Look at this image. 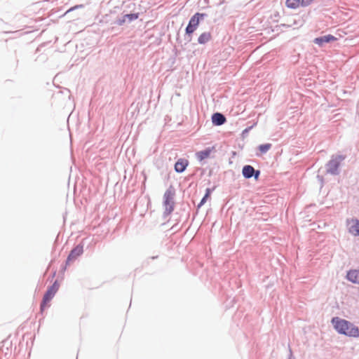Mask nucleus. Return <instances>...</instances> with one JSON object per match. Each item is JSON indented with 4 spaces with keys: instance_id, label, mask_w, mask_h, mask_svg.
Listing matches in <instances>:
<instances>
[{
    "instance_id": "obj_1",
    "label": "nucleus",
    "mask_w": 359,
    "mask_h": 359,
    "mask_svg": "<svg viewBox=\"0 0 359 359\" xmlns=\"http://www.w3.org/2000/svg\"><path fill=\"white\" fill-rule=\"evenodd\" d=\"M331 323L339 334L349 337H359V328L351 322L339 317H334L332 318Z\"/></svg>"
},
{
    "instance_id": "obj_2",
    "label": "nucleus",
    "mask_w": 359,
    "mask_h": 359,
    "mask_svg": "<svg viewBox=\"0 0 359 359\" xmlns=\"http://www.w3.org/2000/svg\"><path fill=\"white\" fill-rule=\"evenodd\" d=\"M345 159V156L337 155L332 156L331 160L327 164V170L328 172L336 175L338 173L339 167L341 163Z\"/></svg>"
},
{
    "instance_id": "obj_3",
    "label": "nucleus",
    "mask_w": 359,
    "mask_h": 359,
    "mask_svg": "<svg viewBox=\"0 0 359 359\" xmlns=\"http://www.w3.org/2000/svg\"><path fill=\"white\" fill-rule=\"evenodd\" d=\"M175 194V189L172 187H170L164 194V205L168 213L173 210Z\"/></svg>"
},
{
    "instance_id": "obj_4",
    "label": "nucleus",
    "mask_w": 359,
    "mask_h": 359,
    "mask_svg": "<svg viewBox=\"0 0 359 359\" xmlns=\"http://www.w3.org/2000/svg\"><path fill=\"white\" fill-rule=\"evenodd\" d=\"M58 287L59 285L56 283H55L50 287L48 288V290L43 296V301L41 304V311H43L46 308L47 304L53 299V297L57 292Z\"/></svg>"
},
{
    "instance_id": "obj_5",
    "label": "nucleus",
    "mask_w": 359,
    "mask_h": 359,
    "mask_svg": "<svg viewBox=\"0 0 359 359\" xmlns=\"http://www.w3.org/2000/svg\"><path fill=\"white\" fill-rule=\"evenodd\" d=\"M348 231L353 236H359V220L351 219L347 221Z\"/></svg>"
},
{
    "instance_id": "obj_6",
    "label": "nucleus",
    "mask_w": 359,
    "mask_h": 359,
    "mask_svg": "<svg viewBox=\"0 0 359 359\" xmlns=\"http://www.w3.org/2000/svg\"><path fill=\"white\" fill-rule=\"evenodd\" d=\"M199 13H196L191 18L189 23L186 29L187 33L191 34L196 29L199 24Z\"/></svg>"
},
{
    "instance_id": "obj_7",
    "label": "nucleus",
    "mask_w": 359,
    "mask_h": 359,
    "mask_svg": "<svg viewBox=\"0 0 359 359\" xmlns=\"http://www.w3.org/2000/svg\"><path fill=\"white\" fill-rule=\"evenodd\" d=\"M83 252V246L82 245H76L74 249L72 250L70 252L67 259V263H69L74 259H76L78 257H79L81 255H82Z\"/></svg>"
},
{
    "instance_id": "obj_8",
    "label": "nucleus",
    "mask_w": 359,
    "mask_h": 359,
    "mask_svg": "<svg viewBox=\"0 0 359 359\" xmlns=\"http://www.w3.org/2000/svg\"><path fill=\"white\" fill-rule=\"evenodd\" d=\"M346 278L353 283L359 285V270L353 269L348 271Z\"/></svg>"
},
{
    "instance_id": "obj_9",
    "label": "nucleus",
    "mask_w": 359,
    "mask_h": 359,
    "mask_svg": "<svg viewBox=\"0 0 359 359\" xmlns=\"http://www.w3.org/2000/svg\"><path fill=\"white\" fill-rule=\"evenodd\" d=\"M337 40V38L331 34H328L326 36H323L319 38H316L314 40V42L319 46H322L325 43H329L331 41H334Z\"/></svg>"
},
{
    "instance_id": "obj_10",
    "label": "nucleus",
    "mask_w": 359,
    "mask_h": 359,
    "mask_svg": "<svg viewBox=\"0 0 359 359\" xmlns=\"http://www.w3.org/2000/svg\"><path fill=\"white\" fill-rule=\"evenodd\" d=\"M225 116L220 113H215L212 116V121L215 126H221L226 122Z\"/></svg>"
},
{
    "instance_id": "obj_11",
    "label": "nucleus",
    "mask_w": 359,
    "mask_h": 359,
    "mask_svg": "<svg viewBox=\"0 0 359 359\" xmlns=\"http://www.w3.org/2000/svg\"><path fill=\"white\" fill-rule=\"evenodd\" d=\"M188 165V162L185 159H180L178 160L175 165V170L177 172H183L187 166Z\"/></svg>"
},
{
    "instance_id": "obj_12",
    "label": "nucleus",
    "mask_w": 359,
    "mask_h": 359,
    "mask_svg": "<svg viewBox=\"0 0 359 359\" xmlns=\"http://www.w3.org/2000/svg\"><path fill=\"white\" fill-rule=\"evenodd\" d=\"M242 173L245 178L248 179L253 176L255 173V169L251 165H245L243 168Z\"/></svg>"
},
{
    "instance_id": "obj_13",
    "label": "nucleus",
    "mask_w": 359,
    "mask_h": 359,
    "mask_svg": "<svg viewBox=\"0 0 359 359\" xmlns=\"http://www.w3.org/2000/svg\"><path fill=\"white\" fill-rule=\"evenodd\" d=\"M286 6L289 8L295 9L302 6L301 0H286Z\"/></svg>"
},
{
    "instance_id": "obj_14",
    "label": "nucleus",
    "mask_w": 359,
    "mask_h": 359,
    "mask_svg": "<svg viewBox=\"0 0 359 359\" xmlns=\"http://www.w3.org/2000/svg\"><path fill=\"white\" fill-rule=\"evenodd\" d=\"M138 18L137 13L126 14L123 15V19L119 22V25H122L126 21H133Z\"/></svg>"
},
{
    "instance_id": "obj_15",
    "label": "nucleus",
    "mask_w": 359,
    "mask_h": 359,
    "mask_svg": "<svg viewBox=\"0 0 359 359\" xmlns=\"http://www.w3.org/2000/svg\"><path fill=\"white\" fill-rule=\"evenodd\" d=\"M215 152L216 150L214 147L205 149L203 151V158L214 156Z\"/></svg>"
},
{
    "instance_id": "obj_16",
    "label": "nucleus",
    "mask_w": 359,
    "mask_h": 359,
    "mask_svg": "<svg viewBox=\"0 0 359 359\" xmlns=\"http://www.w3.org/2000/svg\"><path fill=\"white\" fill-rule=\"evenodd\" d=\"M271 148V144L266 143L259 146V150L262 154L266 153Z\"/></svg>"
},
{
    "instance_id": "obj_17",
    "label": "nucleus",
    "mask_w": 359,
    "mask_h": 359,
    "mask_svg": "<svg viewBox=\"0 0 359 359\" xmlns=\"http://www.w3.org/2000/svg\"><path fill=\"white\" fill-rule=\"evenodd\" d=\"M313 0H301L302 6V7L308 6L313 2Z\"/></svg>"
},
{
    "instance_id": "obj_18",
    "label": "nucleus",
    "mask_w": 359,
    "mask_h": 359,
    "mask_svg": "<svg viewBox=\"0 0 359 359\" xmlns=\"http://www.w3.org/2000/svg\"><path fill=\"white\" fill-rule=\"evenodd\" d=\"M259 174H260L259 170H257V171H255V173H254L253 176H254V177H255V179L256 180H258L259 176Z\"/></svg>"
},
{
    "instance_id": "obj_19",
    "label": "nucleus",
    "mask_w": 359,
    "mask_h": 359,
    "mask_svg": "<svg viewBox=\"0 0 359 359\" xmlns=\"http://www.w3.org/2000/svg\"><path fill=\"white\" fill-rule=\"evenodd\" d=\"M209 196V190L208 189L207 190V193L205 194V195L203 196V203L205 202V199L206 198H208V196Z\"/></svg>"
},
{
    "instance_id": "obj_20",
    "label": "nucleus",
    "mask_w": 359,
    "mask_h": 359,
    "mask_svg": "<svg viewBox=\"0 0 359 359\" xmlns=\"http://www.w3.org/2000/svg\"><path fill=\"white\" fill-rule=\"evenodd\" d=\"M198 41H199L200 43H202V36H200V37L198 38Z\"/></svg>"
},
{
    "instance_id": "obj_21",
    "label": "nucleus",
    "mask_w": 359,
    "mask_h": 359,
    "mask_svg": "<svg viewBox=\"0 0 359 359\" xmlns=\"http://www.w3.org/2000/svg\"><path fill=\"white\" fill-rule=\"evenodd\" d=\"M73 9H74V8H69V10H68L67 12H69V11H72Z\"/></svg>"
},
{
    "instance_id": "obj_22",
    "label": "nucleus",
    "mask_w": 359,
    "mask_h": 359,
    "mask_svg": "<svg viewBox=\"0 0 359 359\" xmlns=\"http://www.w3.org/2000/svg\"><path fill=\"white\" fill-rule=\"evenodd\" d=\"M201 204H202V201L198 204V207H200V206H201Z\"/></svg>"
}]
</instances>
